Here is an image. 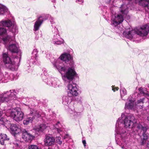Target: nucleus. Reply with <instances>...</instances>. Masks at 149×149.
Returning a JSON list of instances; mask_svg holds the SVG:
<instances>
[{"instance_id": "35", "label": "nucleus", "mask_w": 149, "mask_h": 149, "mask_svg": "<svg viewBox=\"0 0 149 149\" xmlns=\"http://www.w3.org/2000/svg\"><path fill=\"white\" fill-rule=\"evenodd\" d=\"M29 149H39L37 146L34 145H31L28 146Z\"/></svg>"}, {"instance_id": "38", "label": "nucleus", "mask_w": 149, "mask_h": 149, "mask_svg": "<svg viewBox=\"0 0 149 149\" xmlns=\"http://www.w3.org/2000/svg\"><path fill=\"white\" fill-rule=\"evenodd\" d=\"M3 75L1 73V72H0V82L3 81Z\"/></svg>"}, {"instance_id": "13", "label": "nucleus", "mask_w": 149, "mask_h": 149, "mask_svg": "<svg viewBox=\"0 0 149 149\" xmlns=\"http://www.w3.org/2000/svg\"><path fill=\"white\" fill-rule=\"evenodd\" d=\"M128 137L125 139V138L122 139L121 136H115L116 143L121 146L123 149H131L127 140Z\"/></svg>"}, {"instance_id": "44", "label": "nucleus", "mask_w": 149, "mask_h": 149, "mask_svg": "<svg viewBox=\"0 0 149 149\" xmlns=\"http://www.w3.org/2000/svg\"><path fill=\"white\" fill-rule=\"evenodd\" d=\"M111 0H109V1H108V3H110V2H111Z\"/></svg>"}, {"instance_id": "24", "label": "nucleus", "mask_w": 149, "mask_h": 149, "mask_svg": "<svg viewBox=\"0 0 149 149\" xmlns=\"http://www.w3.org/2000/svg\"><path fill=\"white\" fill-rule=\"evenodd\" d=\"M120 10L122 14L124 16L126 15L128 17V18H130V17L127 16L128 12V8L127 6L125 4H123L121 5L120 8Z\"/></svg>"}, {"instance_id": "32", "label": "nucleus", "mask_w": 149, "mask_h": 149, "mask_svg": "<svg viewBox=\"0 0 149 149\" xmlns=\"http://www.w3.org/2000/svg\"><path fill=\"white\" fill-rule=\"evenodd\" d=\"M20 143V141L18 140H16L13 142V143L14 145L13 147L15 149H20V146L19 145Z\"/></svg>"}, {"instance_id": "12", "label": "nucleus", "mask_w": 149, "mask_h": 149, "mask_svg": "<svg viewBox=\"0 0 149 149\" xmlns=\"http://www.w3.org/2000/svg\"><path fill=\"white\" fill-rule=\"evenodd\" d=\"M137 127L139 130L143 131V132L141 137V143L142 145H143L146 142L148 137V134L146 132L148 129V127L145 125H144L143 126L141 123H139L138 124Z\"/></svg>"}, {"instance_id": "1", "label": "nucleus", "mask_w": 149, "mask_h": 149, "mask_svg": "<svg viewBox=\"0 0 149 149\" xmlns=\"http://www.w3.org/2000/svg\"><path fill=\"white\" fill-rule=\"evenodd\" d=\"M136 120L134 116L126 113H122L121 117L117 121L115 130V136H121L122 139L125 138V139L129 136L125 128H132Z\"/></svg>"}, {"instance_id": "37", "label": "nucleus", "mask_w": 149, "mask_h": 149, "mask_svg": "<svg viewBox=\"0 0 149 149\" xmlns=\"http://www.w3.org/2000/svg\"><path fill=\"white\" fill-rule=\"evenodd\" d=\"M57 138L56 139V141L57 143L61 145L62 143V141H61V137L58 136V137H57Z\"/></svg>"}, {"instance_id": "17", "label": "nucleus", "mask_w": 149, "mask_h": 149, "mask_svg": "<svg viewBox=\"0 0 149 149\" xmlns=\"http://www.w3.org/2000/svg\"><path fill=\"white\" fill-rule=\"evenodd\" d=\"M135 100L134 98H129L127 99V102L125 104V109H134L137 107L136 103H134Z\"/></svg>"}, {"instance_id": "10", "label": "nucleus", "mask_w": 149, "mask_h": 149, "mask_svg": "<svg viewBox=\"0 0 149 149\" xmlns=\"http://www.w3.org/2000/svg\"><path fill=\"white\" fill-rule=\"evenodd\" d=\"M3 62L6 67L12 70H17L18 66L9 57L8 53L5 52L3 54Z\"/></svg>"}, {"instance_id": "49", "label": "nucleus", "mask_w": 149, "mask_h": 149, "mask_svg": "<svg viewBox=\"0 0 149 149\" xmlns=\"http://www.w3.org/2000/svg\"><path fill=\"white\" fill-rule=\"evenodd\" d=\"M141 108H142V106H141Z\"/></svg>"}, {"instance_id": "19", "label": "nucleus", "mask_w": 149, "mask_h": 149, "mask_svg": "<svg viewBox=\"0 0 149 149\" xmlns=\"http://www.w3.org/2000/svg\"><path fill=\"white\" fill-rule=\"evenodd\" d=\"M51 42L53 44L59 45L63 43L64 40L58 34H56L53 37Z\"/></svg>"}, {"instance_id": "29", "label": "nucleus", "mask_w": 149, "mask_h": 149, "mask_svg": "<svg viewBox=\"0 0 149 149\" xmlns=\"http://www.w3.org/2000/svg\"><path fill=\"white\" fill-rule=\"evenodd\" d=\"M46 18L44 19H49L50 20V22L51 23V24L52 25V26L53 28H55L56 27L55 26V22L54 21V18L52 17L51 15H48L46 16Z\"/></svg>"}, {"instance_id": "41", "label": "nucleus", "mask_w": 149, "mask_h": 149, "mask_svg": "<svg viewBox=\"0 0 149 149\" xmlns=\"http://www.w3.org/2000/svg\"><path fill=\"white\" fill-rule=\"evenodd\" d=\"M77 1L79 2V3L81 4L83 2V0H77Z\"/></svg>"}, {"instance_id": "46", "label": "nucleus", "mask_w": 149, "mask_h": 149, "mask_svg": "<svg viewBox=\"0 0 149 149\" xmlns=\"http://www.w3.org/2000/svg\"><path fill=\"white\" fill-rule=\"evenodd\" d=\"M7 122L8 123H10V122H9V121H8V120H7Z\"/></svg>"}, {"instance_id": "31", "label": "nucleus", "mask_w": 149, "mask_h": 149, "mask_svg": "<svg viewBox=\"0 0 149 149\" xmlns=\"http://www.w3.org/2000/svg\"><path fill=\"white\" fill-rule=\"evenodd\" d=\"M51 84L52 86L54 87L57 88L59 87V84L60 83L59 81L56 79V80L53 79L52 80V82H51Z\"/></svg>"}, {"instance_id": "15", "label": "nucleus", "mask_w": 149, "mask_h": 149, "mask_svg": "<svg viewBox=\"0 0 149 149\" xmlns=\"http://www.w3.org/2000/svg\"><path fill=\"white\" fill-rule=\"evenodd\" d=\"M69 116L71 118L76 120L79 119L80 117L81 113L80 112H77L74 110L72 105H70L68 109Z\"/></svg>"}, {"instance_id": "16", "label": "nucleus", "mask_w": 149, "mask_h": 149, "mask_svg": "<svg viewBox=\"0 0 149 149\" xmlns=\"http://www.w3.org/2000/svg\"><path fill=\"white\" fill-rule=\"evenodd\" d=\"M32 113H31V114L29 115L30 117H28L27 118L23 121V123L24 125H27L29 123H31L33 120L35 119V116L37 117V115L39 114L40 113H41V111H34L32 112L31 111Z\"/></svg>"}, {"instance_id": "14", "label": "nucleus", "mask_w": 149, "mask_h": 149, "mask_svg": "<svg viewBox=\"0 0 149 149\" xmlns=\"http://www.w3.org/2000/svg\"><path fill=\"white\" fill-rule=\"evenodd\" d=\"M68 94L69 96H76L78 95V88L74 83H69L67 86Z\"/></svg>"}, {"instance_id": "21", "label": "nucleus", "mask_w": 149, "mask_h": 149, "mask_svg": "<svg viewBox=\"0 0 149 149\" xmlns=\"http://www.w3.org/2000/svg\"><path fill=\"white\" fill-rule=\"evenodd\" d=\"M38 53V51L37 49H33L32 53L33 56L32 57L31 59L29 60V62H28L29 63L30 65L32 64H37V59L36 57L37 56Z\"/></svg>"}, {"instance_id": "34", "label": "nucleus", "mask_w": 149, "mask_h": 149, "mask_svg": "<svg viewBox=\"0 0 149 149\" xmlns=\"http://www.w3.org/2000/svg\"><path fill=\"white\" fill-rule=\"evenodd\" d=\"M3 113V112L1 111V110L0 109V117H1L2 115V114ZM6 121V120L5 119L3 118L2 117L1 118V119H0V124L4 125L5 123V121Z\"/></svg>"}, {"instance_id": "23", "label": "nucleus", "mask_w": 149, "mask_h": 149, "mask_svg": "<svg viewBox=\"0 0 149 149\" xmlns=\"http://www.w3.org/2000/svg\"><path fill=\"white\" fill-rule=\"evenodd\" d=\"M42 18V16L39 17L35 23L34 26V31H36L39 29L40 26L43 21V19H41Z\"/></svg>"}, {"instance_id": "22", "label": "nucleus", "mask_w": 149, "mask_h": 149, "mask_svg": "<svg viewBox=\"0 0 149 149\" xmlns=\"http://www.w3.org/2000/svg\"><path fill=\"white\" fill-rule=\"evenodd\" d=\"M10 129L12 133H13L15 135V134L20 133L21 131L20 126L13 124L11 125Z\"/></svg>"}, {"instance_id": "20", "label": "nucleus", "mask_w": 149, "mask_h": 149, "mask_svg": "<svg viewBox=\"0 0 149 149\" xmlns=\"http://www.w3.org/2000/svg\"><path fill=\"white\" fill-rule=\"evenodd\" d=\"M55 141L54 137L49 136L47 135L44 139V142L46 146H50L54 144Z\"/></svg>"}, {"instance_id": "9", "label": "nucleus", "mask_w": 149, "mask_h": 149, "mask_svg": "<svg viewBox=\"0 0 149 149\" xmlns=\"http://www.w3.org/2000/svg\"><path fill=\"white\" fill-rule=\"evenodd\" d=\"M110 6V10L112 15L111 17V24L115 26L121 23L123 21L124 19L122 16L120 14H116L115 10L117 8L114 6Z\"/></svg>"}, {"instance_id": "33", "label": "nucleus", "mask_w": 149, "mask_h": 149, "mask_svg": "<svg viewBox=\"0 0 149 149\" xmlns=\"http://www.w3.org/2000/svg\"><path fill=\"white\" fill-rule=\"evenodd\" d=\"M120 93L121 97L127 94L125 88H121L120 91Z\"/></svg>"}, {"instance_id": "7", "label": "nucleus", "mask_w": 149, "mask_h": 149, "mask_svg": "<svg viewBox=\"0 0 149 149\" xmlns=\"http://www.w3.org/2000/svg\"><path fill=\"white\" fill-rule=\"evenodd\" d=\"M3 41L7 49L13 53L19 52V46L16 42L10 36L3 38Z\"/></svg>"}, {"instance_id": "3", "label": "nucleus", "mask_w": 149, "mask_h": 149, "mask_svg": "<svg viewBox=\"0 0 149 149\" xmlns=\"http://www.w3.org/2000/svg\"><path fill=\"white\" fill-rule=\"evenodd\" d=\"M41 117L44 122V123L41 124L38 128L35 129L36 131H38L39 132H42L45 131L48 127L52 130L56 129L58 133H60L62 131V127L63 126L61 125L60 122H57L56 124H51L48 123L47 121L51 119V118H48L47 116L45 115V114L42 112L41 113L37 115V117L39 118Z\"/></svg>"}, {"instance_id": "43", "label": "nucleus", "mask_w": 149, "mask_h": 149, "mask_svg": "<svg viewBox=\"0 0 149 149\" xmlns=\"http://www.w3.org/2000/svg\"><path fill=\"white\" fill-rule=\"evenodd\" d=\"M147 147L149 148V142L147 144Z\"/></svg>"}, {"instance_id": "47", "label": "nucleus", "mask_w": 149, "mask_h": 149, "mask_svg": "<svg viewBox=\"0 0 149 149\" xmlns=\"http://www.w3.org/2000/svg\"><path fill=\"white\" fill-rule=\"evenodd\" d=\"M48 149H54L51 148H49Z\"/></svg>"}, {"instance_id": "18", "label": "nucleus", "mask_w": 149, "mask_h": 149, "mask_svg": "<svg viewBox=\"0 0 149 149\" xmlns=\"http://www.w3.org/2000/svg\"><path fill=\"white\" fill-rule=\"evenodd\" d=\"M22 138L26 142L31 141L34 139L35 136L24 129L22 131Z\"/></svg>"}, {"instance_id": "36", "label": "nucleus", "mask_w": 149, "mask_h": 149, "mask_svg": "<svg viewBox=\"0 0 149 149\" xmlns=\"http://www.w3.org/2000/svg\"><path fill=\"white\" fill-rule=\"evenodd\" d=\"M145 99V98H142L140 99L139 100H138L136 104H137V106L138 105V104H141V103H144V101Z\"/></svg>"}, {"instance_id": "2", "label": "nucleus", "mask_w": 149, "mask_h": 149, "mask_svg": "<svg viewBox=\"0 0 149 149\" xmlns=\"http://www.w3.org/2000/svg\"><path fill=\"white\" fill-rule=\"evenodd\" d=\"M72 59L73 56L69 51L63 53L58 58L56 59L52 58L51 60V62L54 66L61 73V72H65L67 68V66L63 64L61 61L66 63H68L69 61Z\"/></svg>"}, {"instance_id": "8", "label": "nucleus", "mask_w": 149, "mask_h": 149, "mask_svg": "<svg viewBox=\"0 0 149 149\" xmlns=\"http://www.w3.org/2000/svg\"><path fill=\"white\" fill-rule=\"evenodd\" d=\"M16 93L15 90H10L9 91L4 92L0 95V104L4 102H7L10 100L16 99Z\"/></svg>"}, {"instance_id": "5", "label": "nucleus", "mask_w": 149, "mask_h": 149, "mask_svg": "<svg viewBox=\"0 0 149 149\" xmlns=\"http://www.w3.org/2000/svg\"><path fill=\"white\" fill-rule=\"evenodd\" d=\"M70 67H68L64 74L60 73L61 74L62 79L65 82H68L72 81L74 77L77 76V73L75 70L76 65L73 59L69 61Z\"/></svg>"}, {"instance_id": "6", "label": "nucleus", "mask_w": 149, "mask_h": 149, "mask_svg": "<svg viewBox=\"0 0 149 149\" xmlns=\"http://www.w3.org/2000/svg\"><path fill=\"white\" fill-rule=\"evenodd\" d=\"M3 26L9 27L10 31L14 33H17L18 28L14 22H12L10 20H3L0 22V36L3 37V38L9 36L7 35V30Z\"/></svg>"}, {"instance_id": "11", "label": "nucleus", "mask_w": 149, "mask_h": 149, "mask_svg": "<svg viewBox=\"0 0 149 149\" xmlns=\"http://www.w3.org/2000/svg\"><path fill=\"white\" fill-rule=\"evenodd\" d=\"M10 116L16 121H19L22 120L23 117V113L19 108H16L10 111Z\"/></svg>"}, {"instance_id": "39", "label": "nucleus", "mask_w": 149, "mask_h": 149, "mask_svg": "<svg viewBox=\"0 0 149 149\" xmlns=\"http://www.w3.org/2000/svg\"><path fill=\"white\" fill-rule=\"evenodd\" d=\"M112 90L114 92H115L116 91L118 90L119 89L118 87H116L115 88H114L112 86Z\"/></svg>"}, {"instance_id": "45", "label": "nucleus", "mask_w": 149, "mask_h": 149, "mask_svg": "<svg viewBox=\"0 0 149 149\" xmlns=\"http://www.w3.org/2000/svg\"><path fill=\"white\" fill-rule=\"evenodd\" d=\"M148 120L149 121V116L148 117Z\"/></svg>"}, {"instance_id": "30", "label": "nucleus", "mask_w": 149, "mask_h": 149, "mask_svg": "<svg viewBox=\"0 0 149 149\" xmlns=\"http://www.w3.org/2000/svg\"><path fill=\"white\" fill-rule=\"evenodd\" d=\"M7 11V8L6 6L0 3V15L3 14Z\"/></svg>"}, {"instance_id": "42", "label": "nucleus", "mask_w": 149, "mask_h": 149, "mask_svg": "<svg viewBox=\"0 0 149 149\" xmlns=\"http://www.w3.org/2000/svg\"><path fill=\"white\" fill-rule=\"evenodd\" d=\"M47 73V71H46V70H44V74H45V75L47 74H46Z\"/></svg>"}, {"instance_id": "4", "label": "nucleus", "mask_w": 149, "mask_h": 149, "mask_svg": "<svg viewBox=\"0 0 149 149\" xmlns=\"http://www.w3.org/2000/svg\"><path fill=\"white\" fill-rule=\"evenodd\" d=\"M149 32V24H148L143 26L136 31L132 30L128 32L125 31L123 33V34L127 38L130 40L134 41V39L138 36H146L148 35Z\"/></svg>"}, {"instance_id": "40", "label": "nucleus", "mask_w": 149, "mask_h": 149, "mask_svg": "<svg viewBox=\"0 0 149 149\" xmlns=\"http://www.w3.org/2000/svg\"><path fill=\"white\" fill-rule=\"evenodd\" d=\"M82 143L84 145L85 148H86V142L85 140H83L82 141Z\"/></svg>"}, {"instance_id": "48", "label": "nucleus", "mask_w": 149, "mask_h": 149, "mask_svg": "<svg viewBox=\"0 0 149 149\" xmlns=\"http://www.w3.org/2000/svg\"><path fill=\"white\" fill-rule=\"evenodd\" d=\"M148 103L149 104V106H149V102H148Z\"/></svg>"}, {"instance_id": "25", "label": "nucleus", "mask_w": 149, "mask_h": 149, "mask_svg": "<svg viewBox=\"0 0 149 149\" xmlns=\"http://www.w3.org/2000/svg\"><path fill=\"white\" fill-rule=\"evenodd\" d=\"M138 90L140 94L145 96L149 100V93H147L146 88L141 87L139 88Z\"/></svg>"}, {"instance_id": "27", "label": "nucleus", "mask_w": 149, "mask_h": 149, "mask_svg": "<svg viewBox=\"0 0 149 149\" xmlns=\"http://www.w3.org/2000/svg\"><path fill=\"white\" fill-rule=\"evenodd\" d=\"M68 96H64L63 97L62 103L64 105H68L71 102V97Z\"/></svg>"}, {"instance_id": "28", "label": "nucleus", "mask_w": 149, "mask_h": 149, "mask_svg": "<svg viewBox=\"0 0 149 149\" xmlns=\"http://www.w3.org/2000/svg\"><path fill=\"white\" fill-rule=\"evenodd\" d=\"M9 138L7 137V135L5 134H0V143L2 145H4V141L5 140H8Z\"/></svg>"}, {"instance_id": "26", "label": "nucleus", "mask_w": 149, "mask_h": 149, "mask_svg": "<svg viewBox=\"0 0 149 149\" xmlns=\"http://www.w3.org/2000/svg\"><path fill=\"white\" fill-rule=\"evenodd\" d=\"M0 72H1L0 71ZM3 75V78L4 79H8V80H14L16 79V78L13 75V74L12 73L9 74L8 72H5V73L4 75L3 73H1Z\"/></svg>"}]
</instances>
